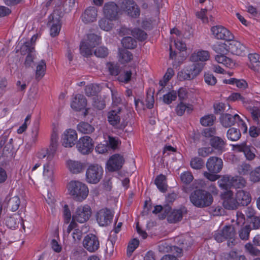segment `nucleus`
<instances>
[{
    "mask_svg": "<svg viewBox=\"0 0 260 260\" xmlns=\"http://www.w3.org/2000/svg\"><path fill=\"white\" fill-rule=\"evenodd\" d=\"M67 188L69 194L74 200L79 202L85 200L89 193L87 186L79 181H71L68 183Z\"/></svg>",
    "mask_w": 260,
    "mask_h": 260,
    "instance_id": "nucleus-1",
    "label": "nucleus"
},
{
    "mask_svg": "<svg viewBox=\"0 0 260 260\" xmlns=\"http://www.w3.org/2000/svg\"><path fill=\"white\" fill-rule=\"evenodd\" d=\"M191 203L198 208H205L210 206L213 201L212 194L203 189H196L190 194Z\"/></svg>",
    "mask_w": 260,
    "mask_h": 260,
    "instance_id": "nucleus-2",
    "label": "nucleus"
},
{
    "mask_svg": "<svg viewBox=\"0 0 260 260\" xmlns=\"http://www.w3.org/2000/svg\"><path fill=\"white\" fill-rule=\"evenodd\" d=\"M123 112V109L119 107L108 112L107 119L109 124L116 128L123 129L127 125V122L122 118Z\"/></svg>",
    "mask_w": 260,
    "mask_h": 260,
    "instance_id": "nucleus-3",
    "label": "nucleus"
},
{
    "mask_svg": "<svg viewBox=\"0 0 260 260\" xmlns=\"http://www.w3.org/2000/svg\"><path fill=\"white\" fill-rule=\"evenodd\" d=\"M104 173L103 168L98 164L89 165L86 171L85 180L90 184H97L102 179Z\"/></svg>",
    "mask_w": 260,
    "mask_h": 260,
    "instance_id": "nucleus-4",
    "label": "nucleus"
},
{
    "mask_svg": "<svg viewBox=\"0 0 260 260\" xmlns=\"http://www.w3.org/2000/svg\"><path fill=\"white\" fill-rule=\"evenodd\" d=\"M62 12L58 10H54L49 17L48 24L51 25L50 35L52 37L57 36L61 28V18Z\"/></svg>",
    "mask_w": 260,
    "mask_h": 260,
    "instance_id": "nucleus-5",
    "label": "nucleus"
},
{
    "mask_svg": "<svg viewBox=\"0 0 260 260\" xmlns=\"http://www.w3.org/2000/svg\"><path fill=\"white\" fill-rule=\"evenodd\" d=\"M91 211L88 205L78 207L72 216V219L75 222L84 223L87 221L91 216Z\"/></svg>",
    "mask_w": 260,
    "mask_h": 260,
    "instance_id": "nucleus-6",
    "label": "nucleus"
},
{
    "mask_svg": "<svg viewBox=\"0 0 260 260\" xmlns=\"http://www.w3.org/2000/svg\"><path fill=\"white\" fill-rule=\"evenodd\" d=\"M114 214L107 208L100 210L96 214V219L100 226H106L112 223Z\"/></svg>",
    "mask_w": 260,
    "mask_h": 260,
    "instance_id": "nucleus-7",
    "label": "nucleus"
},
{
    "mask_svg": "<svg viewBox=\"0 0 260 260\" xmlns=\"http://www.w3.org/2000/svg\"><path fill=\"white\" fill-rule=\"evenodd\" d=\"M221 198L223 200V206L226 209L235 210L239 207L236 197H234L232 190L224 191L221 194Z\"/></svg>",
    "mask_w": 260,
    "mask_h": 260,
    "instance_id": "nucleus-8",
    "label": "nucleus"
},
{
    "mask_svg": "<svg viewBox=\"0 0 260 260\" xmlns=\"http://www.w3.org/2000/svg\"><path fill=\"white\" fill-rule=\"evenodd\" d=\"M76 147L81 153L86 154L90 153L93 150V142L89 136H85L81 137L77 141Z\"/></svg>",
    "mask_w": 260,
    "mask_h": 260,
    "instance_id": "nucleus-9",
    "label": "nucleus"
},
{
    "mask_svg": "<svg viewBox=\"0 0 260 260\" xmlns=\"http://www.w3.org/2000/svg\"><path fill=\"white\" fill-rule=\"evenodd\" d=\"M234 147L235 150L239 152H243L246 159L248 160L251 161L256 157V149L252 145H247L245 142L235 145Z\"/></svg>",
    "mask_w": 260,
    "mask_h": 260,
    "instance_id": "nucleus-10",
    "label": "nucleus"
},
{
    "mask_svg": "<svg viewBox=\"0 0 260 260\" xmlns=\"http://www.w3.org/2000/svg\"><path fill=\"white\" fill-rule=\"evenodd\" d=\"M121 8L132 17L137 18L140 15V9L133 0L122 1Z\"/></svg>",
    "mask_w": 260,
    "mask_h": 260,
    "instance_id": "nucleus-11",
    "label": "nucleus"
},
{
    "mask_svg": "<svg viewBox=\"0 0 260 260\" xmlns=\"http://www.w3.org/2000/svg\"><path fill=\"white\" fill-rule=\"evenodd\" d=\"M211 31L214 36L219 40L231 41L234 36L226 28L221 25L214 26L211 28Z\"/></svg>",
    "mask_w": 260,
    "mask_h": 260,
    "instance_id": "nucleus-12",
    "label": "nucleus"
},
{
    "mask_svg": "<svg viewBox=\"0 0 260 260\" xmlns=\"http://www.w3.org/2000/svg\"><path fill=\"white\" fill-rule=\"evenodd\" d=\"M124 161L122 155L119 154H114L110 157L107 163V169L111 172L118 171L121 169Z\"/></svg>",
    "mask_w": 260,
    "mask_h": 260,
    "instance_id": "nucleus-13",
    "label": "nucleus"
},
{
    "mask_svg": "<svg viewBox=\"0 0 260 260\" xmlns=\"http://www.w3.org/2000/svg\"><path fill=\"white\" fill-rule=\"evenodd\" d=\"M226 49L231 53L243 56L246 54V47L240 42L236 40L228 41V44H224Z\"/></svg>",
    "mask_w": 260,
    "mask_h": 260,
    "instance_id": "nucleus-14",
    "label": "nucleus"
},
{
    "mask_svg": "<svg viewBox=\"0 0 260 260\" xmlns=\"http://www.w3.org/2000/svg\"><path fill=\"white\" fill-rule=\"evenodd\" d=\"M103 14L106 18L115 20L117 19L119 9L118 6L114 2L105 4L103 8Z\"/></svg>",
    "mask_w": 260,
    "mask_h": 260,
    "instance_id": "nucleus-15",
    "label": "nucleus"
},
{
    "mask_svg": "<svg viewBox=\"0 0 260 260\" xmlns=\"http://www.w3.org/2000/svg\"><path fill=\"white\" fill-rule=\"evenodd\" d=\"M83 245L90 252H94L100 247V242L97 236L93 234L86 235L83 241Z\"/></svg>",
    "mask_w": 260,
    "mask_h": 260,
    "instance_id": "nucleus-16",
    "label": "nucleus"
},
{
    "mask_svg": "<svg viewBox=\"0 0 260 260\" xmlns=\"http://www.w3.org/2000/svg\"><path fill=\"white\" fill-rule=\"evenodd\" d=\"M206 166L210 173H218L223 167V161L219 157L211 156L208 159Z\"/></svg>",
    "mask_w": 260,
    "mask_h": 260,
    "instance_id": "nucleus-17",
    "label": "nucleus"
},
{
    "mask_svg": "<svg viewBox=\"0 0 260 260\" xmlns=\"http://www.w3.org/2000/svg\"><path fill=\"white\" fill-rule=\"evenodd\" d=\"M77 139L76 131L69 129L66 131L62 136V145L65 147H72Z\"/></svg>",
    "mask_w": 260,
    "mask_h": 260,
    "instance_id": "nucleus-18",
    "label": "nucleus"
},
{
    "mask_svg": "<svg viewBox=\"0 0 260 260\" xmlns=\"http://www.w3.org/2000/svg\"><path fill=\"white\" fill-rule=\"evenodd\" d=\"M98 9L95 7L90 6L87 8L81 15L82 21L86 23L93 22L96 20Z\"/></svg>",
    "mask_w": 260,
    "mask_h": 260,
    "instance_id": "nucleus-19",
    "label": "nucleus"
},
{
    "mask_svg": "<svg viewBox=\"0 0 260 260\" xmlns=\"http://www.w3.org/2000/svg\"><path fill=\"white\" fill-rule=\"evenodd\" d=\"M219 120L223 127H229L234 125L236 123H238V121L240 120V117L237 114L233 115L230 114L225 113L221 115Z\"/></svg>",
    "mask_w": 260,
    "mask_h": 260,
    "instance_id": "nucleus-20",
    "label": "nucleus"
},
{
    "mask_svg": "<svg viewBox=\"0 0 260 260\" xmlns=\"http://www.w3.org/2000/svg\"><path fill=\"white\" fill-rule=\"evenodd\" d=\"M87 104L86 99L83 94L75 95L71 102V106L76 111H80L85 108Z\"/></svg>",
    "mask_w": 260,
    "mask_h": 260,
    "instance_id": "nucleus-21",
    "label": "nucleus"
},
{
    "mask_svg": "<svg viewBox=\"0 0 260 260\" xmlns=\"http://www.w3.org/2000/svg\"><path fill=\"white\" fill-rule=\"evenodd\" d=\"M236 197L239 206L240 205L247 206L251 200L249 193L243 190L237 191Z\"/></svg>",
    "mask_w": 260,
    "mask_h": 260,
    "instance_id": "nucleus-22",
    "label": "nucleus"
},
{
    "mask_svg": "<svg viewBox=\"0 0 260 260\" xmlns=\"http://www.w3.org/2000/svg\"><path fill=\"white\" fill-rule=\"evenodd\" d=\"M210 143L211 146L221 153L225 149V142L220 137L214 136L210 139Z\"/></svg>",
    "mask_w": 260,
    "mask_h": 260,
    "instance_id": "nucleus-23",
    "label": "nucleus"
},
{
    "mask_svg": "<svg viewBox=\"0 0 260 260\" xmlns=\"http://www.w3.org/2000/svg\"><path fill=\"white\" fill-rule=\"evenodd\" d=\"M5 202L7 204V208L12 211L17 210L20 204V200L17 196L7 197Z\"/></svg>",
    "mask_w": 260,
    "mask_h": 260,
    "instance_id": "nucleus-24",
    "label": "nucleus"
},
{
    "mask_svg": "<svg viewBox=\"0 0 260 260\" xmlns=\"http://www.w3.org/2000/svg\"><path fill=\"white\" fill-rule=\"evenodd\" d=\"M249 67L255 72H260V56L257 53L249 54Z\"/></svg>",
    "mask_w": 260,
    "mask_h": 260,
    "instance_id": "nucleus-25",
    "label": "nucleus"
},
{
    "mask_svg": "<svg viewBox=\"0 0 260 260\" xmlns=\"http://www.w3.org/2000/svg\"><path fill=\"white\" fill-rule=\"evenodd\" d=\"M209 53L207 51L201 50L194 52L190 57V60L192 62L199 61H205L209 59Z\"/></svg>",
    "mask_w": 260,
    "mask_h": 260,
    "instance_id": "nucleus-26",
    "label": "nucleus"
},
{
    "mask_svg": "<svg viewBox=\"0 0 260 260\" xmlns=\"http://www.w3.org/2000/svg\"><path fill=\"white\" fill-rule=\"evenodd\" d=\"M203 67L204 64L203 63H194L186 67V69L187 71L190 75L192 79H193L199 75L202 71Z\"/></svg>",
    "mask_w": 260,
    "mask_h": 260,
    "instance_id": "nucleus-27",
    "label": "nucleus"
},
{
    "mask_svg": "<svg viewBox=\"0 0 260 260\" xmlns=\"http://www.w3.org/2000/svg\"><path fill=\"white\" fill-rule=\"evenodd\" d=\"M259 105V103L253 101L247 108V110L250 112L253 119L257 122H259V119H260Z\"/></svg>",
    "mask_w": 260,
    "mask_h": 260,
    "instance_id": "nucleus-28",
    "label": "nucleus"
},
{
    "mask_svg": "<svg viewBox=\"0 0 260 260\" xmlns=\"http://www.w3.org/2000/svg\"><path fill=\"white\" fill-rule=\"evenodd\" d=\"M232 177L224 175L218 181L219 187L224 191L231 190L232 187Z\"/></svg>",
    "mask_w": 260,
    "mask_h": 260,
    "instance_id": "nucleus-29",
    "label": "nucleus"
},
{
    "mask_svg": "<svg viewBox=\"0 0 260 260\" xmlns=\"http://www.w3.org/2000/svg\"><path fill=\"white\" fill-rule=\"evenodd\" d=\"M67 167L69 170L74 174L80 173L83 169V166L82 163L78 161L71 160L67 161Z\"/></svg>",
    "mask_w": 260,
    "mask_h": 260,
    "instance_id": "nucleus-30",
    "label": "nucleus"
},
{
    "mask_svg": "<svg viewBox=\"0 0 260 260\" xmlns=\"http://www.w3.org/2000/svg\"><path fill=\"white\" fill-rule=\"evenodd\" d=\"M21 217L16 214L11 216H7L5 219L6 225L10 229L18 226Z\"/></svg>",
    "mask_w": 260,
    "mask_h": 260,
    "instance_id": "nucleus-31",
    "label": "nucleus"
},
{
    "mask_svg": "<svg viewBox=\"0 0 260 260\" xmlns=\"http://www.w3.org/2000/svg\"><path fill=\"white\" fill-rule=\"evenodd\" d=\"M154 183L160 191L165 192L167 191L168 185L166 183V177L165 175L160 174L157 176Z\"/></svg>",
    "mask_w": 260,
    "mask_h": 260,
    "instance_id": "nucleus-32",
    "label": "nucleus"
},
{
    "mask_svg": "<svg viewBox=\"0 0 260 260\" xmlns=\"http://www.w3.org/2000/svg\"><path fill=\"white\" fill-rule=\"evenodd\" d=\"M182 216L181 210H174L168 215L167 219L170 223H176L182 219Z\"/></svg>",
    "mask_w": 260,
    "mask_h": 260,
    "instance_id": "nucleus-33",
    "label": "nucleus"
},
{
    "mask_svg": "<svg viewBox=\"0 0 260 260\" xmlns=\"http://www.w3.org/2000/svg\"><path fill=\"white\" fill-rule=\"evenodd\" d=\"M185 110L189 113L192 110L191 106L189 104H185L182 102H180L176 106L175 111L177 115L179 116H182Z\"/></svg>",
    "mask_w": 260,
    "mask_h": 260,
    "instance_id": "nucleus-34",
    "label": "nucleus"
},
{
    "mask_svg": "<svg viewBox=\"0 0 260 260\" xmlns=\"http://www.w3.org/2000/svg\"><path fill=\"white\" fill-rule=\"evenodd\" d=\"M227 138L232 141H237L241 137L240 129L235 127L230 128L226 133Z\"/></svg>",
    "mask_w": 260,
    "mask_h": 260,
    "instance_id": "nucleus-35",
    "label": "nucleus"
},
{
    "mask_svg": "<svg viewBox=\"0 0 260 260\" xmlns=\"http://www.w3.org/2000/svg\"><path fill=\"white\" fill-rule=\"evenodd\" d=\"M230 98L232 101H240L242 102L244 106L247 109L248 107L252 104L253 101L249 100L244 97L242 96L239 93H232Z\"/></svg>",
    "mask_w": 260,
    "mask_h": 260,
    "instance_id": "nucleus-36",
    "label": "nucleus"
},
{
    "mask_svg": "<svg viewBox=\"0 0 260 260\" xmlns=\"http://www.w3.org/2000/svg\"><path fill=\"white\" fill-rule=\"evenodd\" d=\"M78 130L83 134H89L94 131V128L87 122H80L77 126Z\"/></svg>",
    "mask_w": 260,
    "mask_h": 260,
    "instance_id": "nucleus-37",
    "label": "nucleus"
},
{
    "mask_svg": "<svg viewBox=\"0 0 260 260\" xmlns=\"http://www.w3.org/2000/svg\"><path fill=\"white\" fill-rule=\"evenodd\" d=\"M46 69V64L45 61L43 59L41 60L38 66L36 71V78L37 80L41 79L45 75Z\"/></svg>",
    "mask_w": 260,
    "mask_h": 260,
    "instance_id": "nucleus-38",
    "label": "nucleus"
},
{
    "mask_svg": "<svg viewBox=\"0 0 260 260\" xmlns=\"http://www.w3.org/2000/svg\"><path fill=\"white\" fill-rule=\"evenodd\" d=\"M216 119L213 114L205 115L200 118V123L204 126H210L214 124Z\"/></svg>",
    "mask_w": 260,
    "mask_h": 260,
    "instance_id": "nucleus-39",
    "label": "nucleus"
},
{
    "mask_svg": "<svg viewBox=\"0 0 260 260\" xmlns=\"http://www.w3.org/2000/svg\"><path fill=\"white\" fill-rule=\"evenodd\" d=\"M121 43L123 47L132 49L136 47L137 41L131 37H124L121 40Z\"/></svg>",
    "mask_w": 260,
    "mask_h": 260,
    "instance_id": "nucleus-40",
    "label": "nucleus"
},
{
    "mask_svg": "<svg viewBox=\"0 0 260 260\" xmlns=\"http://www.w3.org/2000/svg\"><path fill=\"white\" fill-rule=\"evenodd\" d=\"M190 165L192 169L200 170L204 167L205 162L202 158L198 157H194L191 159Z\"/></svg>",
    "mask_w": 260,
    "mask_h": 260,
    "instance_id": "nucleus-41",
    "label": "nucleus"
},
{
    "mask_svg": "<svg viewBox=\"0 0 260 260\" xmlns=\"http://www.w3.org/2000/svg\"><path fill=\"white\" fill-rule=\"evenodd\" d=\"M100 37L94 34H88L85 42L90 47H94L100 43Z\"/></svg>",
    "mask_w": 260,
    "mask_h": 260,
    "instance_id": "nucleus-42",
    "label": "nucleus"
},
{
    "mask_svg": "<svg viewBox=\"0 0 260 260\" xmlns=\"http://www.w3.org/2000/svg\"><path fill=\"white\" fill-rule=\"evenodd\" d=\"M35 51V47L31 46V42H25L20 48V53L22 55H25L26 54H31Z\"/></svg>",
    "mask_w": 260,
    "mask_h": 260,
    "instance_id": "nucleus-43",
    "label": "nucleus"
},
{
    "mask_svg": "<svg viewBox=\"0 0 260 260\" xmlns=\"http://www.w3.org/2000/svg\"><path fill=\"white\" fill-rule=\"evenodd\" d=\"M58 136L57 133L53 132L51 137V142L49 147V155H53L55 152L58 145Z\"/></svg>",
    "mask_w": 260,
    "mask_h": 260,
    "instance_id": "nucleus-44",
    "label": "nucleus"
},
{
    "mask_svg": "<svg viewBox=\"0 0 260 260\" xmlns=\"http://www.w3.org/2000/svg\"><path fill=\"white\" fill-rule=\"evenodd\" d=\"M112 21L106 17L103 18L99 21V25L102 29L105 31H109L113 27V23H111Z\"/></svg>",
    "mask_w": 260,
    "mask_h": 260,
    "instance_id": "nucleus-45",
    "label": "nucleus"
},
{
    "mask_svg": "<svg viewBox=\"0 0 260 260\" xmlns=\"http://www.w3.org/2000/svg\"><path fill=\"white\" fill-rule=\"evenodd\" d=\"M85 42L82 41L80 45V53L85 57L92 54L91 48Z\"/></svg>",
    "mask_w": 260,
    "mask_h": 260,
    "instance_id": "nucleus-46",
    "label": "nucleus"
},
{
    "mask_svg": "<svg viewBox=\"0 0 260 260\" xmlns=\"http://www.w3.org/2000/svg\"><path fill=\"white\" fill-rule=\"evenodd\" d=\"M237 171L241 175H248L251 171V166L249 164L243 162L238 166Z\"/></svg>",
    "mask_w": 260,
    "mask_h": 260,
    "instance_id": "nucleus-47",
    "label": "nucleus"
},
{
    "mask_svg": "<svg viewBox=\"0 0 260 260\" xmlns=\"http://www.w3.org/2000/svg\"><path fill=\"white\" fill-rule=\"evenodd\" d=\"M120 61L122 63L129 62L133 59V54L129 51L122 50L119 53Z\"/></svg>",
    "mask_w": 260,
    "mask_h": 260,
    "instance_id": "nucleus-48",
    "label": "nucleus"
},
{
    "mask_svg": "<svg viewBox=\"0 0 260 260\" xmlns=\"http://www.w3.org/2000/svg\"><path fill=\"white\" fill-rule=\"evenodd\" d=\"M132 35L140 41H143L147 38V34L144 30L140 28H135L132 30Z\"/></svg>",
    "mask_w": 260,
    "mask_h": 260,
    "instance_id": "nucleus-49",
    "label": "nucleus"
},
{
    "mask_svg": "<svg viewBox=\"0 0 260 260\" xmlns=\"http://www.w3.org/2000/svg\"><path fill=\"white\" fill-rule=\"evenodd\" d=\"M245 249L246 251L251 255L258 256L260 255V250L250 242L245 244Z\"/></svg>",
    "mask_w": 260,
    "mask_h": 260,
    "instance_id": "nucleus-50",
    "label": "nucleus"
},
{
    "mask_svg": "<svg viewBox=\"0 0 260 260\" xmlns=\"http://www.w3.org/2000/svg\"><path fill=\"white\" fill-rule=\"evenodd\" d=\"M232 187L235 188H240L245 186V181L244 179L240 176L232 177Z\"/></svg>",
    "mask_w": 260,
    "mask_h": 260,
    "instance_id": "nucleus-51",
    "label": "nucleus"
},
{
    "mask_svg": "<svg viewBox=\"0 0 260 260\" xmlns=\"http://www.w3.org/2000/svg\"><path fill=\"white\" fill-rule=\"evenodd\" d=\"M225 239H232L235 235V232L234 227L231 225L225 226L221 231Z\"/></svg>",
    "mask_w": 260,
    "mask_h": 260,
    "instance_id": "nucleus-52",
    "label": "nucleus"
},
{
    "mask_svg": "<svg viewBox=\"0 0 260 260\" xmlns=\"http://www.w3.org/2000/svg\"><path fill=\"white\" fill-rule=\"evenodd\" d=\"M99 87L95 84H89L85 88V93L87 96L95 95L98 92Z\"/></svg>",
    "mask_w": 260,
    "mask_h": 260,
    "instance_id": "nucleus-53",
    "label": "nucleus"
},
{
    "mask_svg": "<svg viewBox=\"0 0 260 260\" xmlns=\"http://www.w3.org/2000/svg\"><path fill=\"white\" fill-rule=\"evenodd\" d=\"M177 99V92L172 90L163 96V102L167 104H171Z\"/></svg>",
    "mask_w": 260,
    "mask_h": 260,
    "instance_id": "nucleus-54",
    "label": "nucleus"
},
{
    "mask_svg": "<svg viewBox=\"0 0 260 260\" xmlns=\"http://www.w3.org/2000/svg\"><path fill=\"white\" fill-rule=\"evenodd\" d=\"M249 224L247 225L251 230L258 229L260 228V217L254 216L248 220Z\"/></svg>",
    "mask_w": 260,
    "mask_h": 260,
    "instance_id": "nucleus-55",
    "label": "nucleus"
},
{
    "mask_svg": "<svg viewBox=\"0 0 260 260\" xmlns=\"http://www.w3.org/2000/svg\"><path fill=\"white\" fill-rule=\"evenodd\" d=\"M93 106L98 110L103 109L106 106L105 102L102 98L98 96L93 98Z\"/></svg>",
    "mask_w": 260,
    "mask_h": 260,
    "instance_id": "nucleus-56",
    "label": "nucleus"
},
{
    "mask_svg": "<svg viewBox=\"0 0 260 260\" xmlns=\"http://www.w3.org/2000/svg\"><path fill=\"white\" fill-rule=\"evenodd\" d=\"M250 179L253 182H257L260 181V166L257 167L250 173Z\"/></svg>",
    "mask_w": 260,
    "mask_h": 260,
    "instance_id": "nucleus-57",
    "label": "nucleus"
},
{
    "mask_svg": "<svg viewBox=\"0 0 260 260\" xmlns=\"http://www.w3.org/2000/svg\"><path fill=\"white\" fill-rule=\"evenodd\" d=\"M139 241L137 239H133L128 244L127 248V254L128 256H131L134 251L138 246Z\"/></svg>",
    "mask_w": 260,
    "mask_h": 260,
    "instance_id": "nucleus-58",
    "label": "nucleus"
},
{
    "mask_svg": "<svg viewBox=\"0 0 260 260\" xmlns=\"http://www.w3.org/2000/svg\"><path fill=\"white\" fill-rule=\"evenodd\" d=\"M180 179L183 183L188 184L192 181L193 177L191 172L186 171L181 174Z\"/></svg>",
    "mask_w": 260,
    "mask_h": 260,
    "instance_id": "nucleus-59",
    "label": "nucleus"
},
{
    "mask_svg": "<svg viewBox=\"0 0 260 260\" xmlns=\"http://www.w3.org/2000/svg\"><path fill=\"white\" fill-rule=\"evenodd\" d=\"M250 231L251 229L247 225L242 228L239 231L240 238L243 240L248 239Z\"/></svg>",
    "mask_w": 260,
    "mask_h": 260,
    "instance_id": "nucleus-60",
    "label": "nucleus"
},
{
    "mask_svg": "<svg viewBox=\"0 0 260 260\" xmlns=\"http://www.w3.org/2000/svg\"><path fill=\"white\" fill-rule=\"evenodd\" d=\"M214 112L216 114H221L226 109V107L230 108L229 104H225L223 103H219L214 104Z\"/></svg>",
    "mask_w": 260,
    "mask_h": 260,
    "instance_id": "nucleus-61",
    "label": "nucleus"
},
{
    "mask_svg": "<svg viewBox=\"0 0 260 260\" xmlns=\"http://www.w3.org/2000/svg\"><path fill=\"white\" fill-rule=\"evenodd\" d=\"M94 54L98 57L104 58L108 54V50L106 47H99L95 49Z\"/></svg>",
    "mask_w": 260,
    "mask_h": 260,
    "instance_id": "nucleus-62",
    "label": "nucleus"
},
{
    "mask_svg": "<svg viewBox=\"0 0 260 260\" xmlns=\"http://www.w3.org/2000/svg\"><path fill=\"white\" fill-rule=\"evenodd\" d=\"M107 67L110 75L116 76L120 73V68L117 64L114 63H108Z\"/></svg>",
    "mask_w": 260,
    "mask_h": 260,
    "instance_id": "nucleus-63",
    "label": "nucleus"
},
{
    "mask_svg": "<svg viewBox=\"0 0 260 260\" xmlns=\"http://www.w3.org/2000/svg\"><path fill=\"white\" fill-rule=\"evenodd\" d=\"M153 91H151L150 89L147 93L146 101L147 102L146 106L148 109H151L153 107L154 103V96L153 95Z\"/></svg>",
    "mask_w": 260,
    "mask_h": 260,
    "instance_id": "nucleus-64",
    "label": "nucleus"
}]
</instances>
